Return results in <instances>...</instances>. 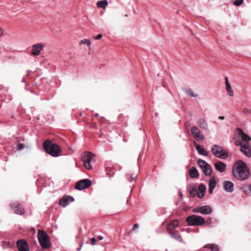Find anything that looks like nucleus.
I'll use <instances>...</instances> for the list:
<instances>
[{
  "instance_id": "36",
  "label": "nucleus",
  "mask_w": 251,
  "mask_h": 251,
  "mask_svg": "<svg viewBox=\"0 0 251 251\" xmlns=\"http://www.w3.org/2000/svg\"><path fill=\"white\" fill-rule=\"evenodd\" d=\"M91 243L92 245H95L96 244V240L95 238H92L91 239Z\"/></svg>"
},
{
  "instance_id": "39",
  "label": "nucleus",
  "mask_w": 251,
  "mask_h": 251,
  "mask_svg": "<svg viewBox=\"0 0 251 251\" xmlns=\"http://www.w3.org/2000/svg\"><path fill=\"white\" fill-rule=\"evenodd\" d=\"M206 224H207L208 225L211 224V223H212V219L211 218H208L207 220V221L206 222Z\"/></svg>"
},
{
  "instance_id": "35",
  "label": "nucleus",
  "mask_w": 251,
  "mask_h": 251,
  "mask_svg": "<svg viewBox=\"0 0 251 251\" xmlns=\"http://www.w3.org/2000/svg\"><path fill=\"white\" fill-rule=\"evenodd\" d=\"M243 112L244 114L251 113V110H250L246 108H244L243 109Z\"/></svg>"
},
{
  "instance_id": "2",
  "label": "nucleus",
  "mask_w": 251,
  "mask_h": 251,
  "mask_svg": "<svg viewBox=\"0 0 251 251\" xmlns=\"http://www.w3.org/2000/svg\"><path fill=\"white\" fill-rule=\"evenodd\" d=\"M43 146L46 152L52 156H58L61 153V151L60 147L50 140L45 141Z\"/></svg>"
},
{
  "instance_id": "43",
  "label": "nucleus",
  "mask_w": 251,
  "mask_h": 251,
  "mask_svg": "<svg viewBox=\"0 0 251 251\" xmlns=\"http://www.w3.org/2000/svg\"><path fill=\"white\" fill-rule=\"evenodd\" d=\"M98 239L99 240H102V239H103V237H102V236H99L98 237Z\"/></svg>"
},
{
  "instance_id": "14",
  "label": "nucleus",
  "mask_w": 251,
  "mask_h": 251,
  "mask_svg": "<svg viewBox=\"0 0 251 251\" xmlns=\"http://www.w3.org/2000/svg\"><path fill=\"white\" fill-rule=\"evenodd\" d=\"M11 208L14 210L15 213L20 215H23L25 214V209L19 204L12 203L11 204Z\"/></svg>"
},
{
  "instance_id": "28",
  "label": "nucleus",
  "mask_w": 251,
  "mask_h": 251,
  "mask_svg": "<svg viewBox=\"0 0 251 251\" xmlns=\"http://www.w3.org/2000/svg\"><path fill=\"white\" fill-rule=\"evenodd\" d=\"M217 184L216 180L214 177L210 178L208 186L211 188H215Z\"/></svg>"
},
{
  "instance_id": "16",
  "label": "nucleus",
  "mask_w": 251,
  "mask_h": 251,
  "mask_svg": "<svg viewBox=\"0 0 251 251\" xmlns=\"http://www.w3.org/2000/svg\"><path fill=\"white\" fill-rule=\"evenodd\" d=\"M74 199L71 196H64L59 201V204L63 207L67 205L69 202H72Z\"/></svg>"
},
{
  "instance_id": "24",
  "label": "nucleus",
  "mask_w": 251,
  "mask_h": 251,
  "mask_svg": "<svg viewBox=\"0 0 251 251\" xmlns=\"http://www.w3.org/2000/svg\"><path fill=\"white\" fill-rule=\"evenodd\" d=\"M205 248L209 249L211 251H219V247L216 244H207L204 246Z\"/></svg>"
},
{
  "instance_id": "33",
  "label": "nucleus",
  "mask_w": 251,
  "mask_h": 251,
  "mask_svg": "<svg viewBox=\"0 0 251 251\" xmlns=\"http://www.w3.org/2000/svg\"><path fill=\"white\" fill-rule=\"evenodd\" d=\"M235 145H236L237 146H240V147H241V145L244 144V143H243L239 139V140H236L235 141Z\"/></svg>"
},
{
  "instance_id": "23",
  "label": "nucleus",
  "mask_w": 251,
  "mask_h": 251,
  "mask_svg": "<svg viewBox=\"0 0 251 251\" xmlns=\"http://www.w3.org/2000/svg\"><path fill=\"white\" fill-rule=\"evenodd\" d=\"M241 189L245 194L251 195V184H245Z\"/></svg>"
},
{
  "instance_id": "5",
  "label": "nucleus",
  "mask_w": 251,
  "mask_h": 251,
  "mask_svg": "<svg viewBox=\"0 0 251 251\" xmlns=\"http://www.w3.org/2000/svg\"><path fill=\"white\" fill-rule=\"evenodd\" d=\"M186 222L189 226H201L205 223L203 217L196 215L188 216L186 219Z\"/></svg>"
},
{
  "instance_id": "27",
  "label": "nucleus",
  "mask_w": 251,
  "mask_h": 251,
  "mask_svg": "<svg viewBox=\"0 0 251 251\" xmlns=\"http://www.w3.org/2000/svg\"><path fill=\"white\" fill-rule=\"evenodd\" d=\"M198 124L202 128H203V129L207 128V125L205 121L202 119H199L198 121Z\"/></svg>"
},
{
  "instance_id": "10",
  "label": "nucleus",
  "mask_w": 251,
  "mask_h": 251,
  "mask_svg": "<svg viewBox=\"0 0 251 251\" xmlns=\"http://www.w3.org/2000/svg\"><path fill=\"white\" fill-rule=\"evenodd\" d=\"M92 181L89 179H83L77 181L75 185V188L79 190H82L90 187Z\"/></svg>"
},
{
  "instance_id": "40",
  "label": "nucleus",
  "mask_w": 251,
  "mask_h": 251,
  "mask_svg": "<svg viewBox=\"0 0 251 251\" xmlns=\"http://www.w3.org/2000/svg\"><path fill=\"white\" fill-rule=\"evenodd\" d=\"M214 189V188H211L210 187H209L208 192L210 194H212L213 193Z\"/></svg>"
},
{
  "instance_id": "22",
  "label": "nucleus",
  "mask_w": 251,
  "mask_h": 251,
  "mask_svg": "<svg viewBox=\"0 0 251 251\" xmlns=\"http://www.w3.org/2000/svg\"><path fill=\"white\" fill-rule=\"evenodd\" d=\"M189 175L192 178H198L199 173L198 170L194 167H192L189 170Z\"/></svg>"
},
{
  "instance_id": "45",
  "label": "nucleus",
  "mask_w": 251,
  "mask_h": 251,
  "mask_svg": "<svg viewBox=\"0 0 251 251\" xmlns=\"http://www.w3.org/2000/svg\"><path fill=\"white\" fill-rule=\"evenodd\" d=\"M95 117H99V114H95Z\"/></svg>"
},
{
  "instance_id": "19",
  "label": "nucleus",
  "mask_w": 251,
  "mask_h": 251,
  "mask_svg": "<svg viewBox=\"0 0 251 251\" xmlns=\"http://www.w3.org/2000/svg\"><path fill=\"white\" fill-rule=\"evenodd\" d=\"M234 184L230 181H225L224 182V189L228 192H232L233 191Z\"/></svg>"
},
{
  "instance_id": "31",
  "label": "nucleus",
  "mask_w": 251,
  "mask_h": 251,
  "mask_svg": "<svg viewBox=\"0 0 251 251\" xmlns=\"http://www.w3.org/2000/svg\"><path fill=\"white\" fill-rule=\"evenodd\" d=\"M183 89H184V92L186 94L191 95V94H193V93H194V92L191 89L185 88Z\"/></svg>"
},
{
  "instance_id": "17",
  "label": "nucleus",
  "mask_w": 251,
  "mask_h": 251,
  "mask_svg": "<svg viewBox=\"0 0 251 251\" xmlns=\"http://www.w3.org/2000/svg\"><path fill=\"white\" fill-rule=\"evenodd\" d=\"M215 169L221 173L225 172L226 169V164L221 162L217 161L214 164Z\"/></svg>"
},
{
  "instance_id": "26",
  "label": "nucleus",
  "mask_w": 251,
  "mask_h": 251,
  "mask_svg": "<svg viewBox=\"0 0 251 251\" xmlns=\"http://www.w3.org/2000/svg\"><path fill=\"white\" fill-rule=\"evenodd\" d=\"M108 5V2L106 0H102L99 1L97 2V6L98 7L103 8L105 9Z\"/></svg>"
},
{
  "instance_id": "9",
  "label": "nucleus",
  "mask_w": 251,
  "mask_h": 251,
  "mask_svg": "<svg viewBox=\"0 0 251 251\" xmlns=\"http://www.w3.org/2000/svg\"><path fill=\"white\" fill-rule=\"evenodd\" d=\"M45 47V44L39 42L33 45L30 50V54L33 56H39Z\"/></svg>"
},
{
  "instance_id": "20",
  "label": "nucleus",
  "mask_w": 251,
  "mask_h": 251,
  "mask_svg": "<svg viewBox=\"0 0 251 251\" xmlns=\"http://www.w3.org/2000/svg\"><path fill=\"white\" fill-rule=\"evenodd\" d=\"M238 135L241 136L242 140L245 142H248L251 140V138L240 128L238 129Z\"/></svg>"
},
{
  "instance_id": "11",
  "label": "nucleus",
  "mask_w": 251,
  "mask_h": 251,
  "mask_svg": "<svg viewBox=\"0 0 251 251\" xmlns=\"http://www.w3.org/2000/svg\"><path fill=\"white\" fill-rule=\"evenodd\" d=\"M212 211V208L209 205L199 206L193 209L194 213H200L205 215L211 214Z\"/></svg>"
},
{
  "instance_id": "29",
  "label": "nucleus",
  "mask_w": 251,
  "mask_h": 251,
  "mask_svg": "<svg viewBox=\"0 0 251 251\" xmlns=\"http://www.w3.org/2000/svg\"><path fill=\"white\" fill-rule=\"evenodd\" d=\"M188 190H189L190 197H194L196 195V188L193 186H190L189 187Z\"/></svg>"
},
{
  "instance_id": "32",
  "label": "nucleus",
  "mask_w": 251,
  "mask_h": 251,
  "mask_svg": "<svg viewBox=\"0 0 251 251\" xmlns=\"http://www.w3.org/2000/svg\"><path fill=\"white\" fill-rule=\"evenodd\" d=\"M243 2V0H235V1H234L233 4L236 6H239L241 5Z\"/></svg>"
},
{
  "instance_id": "12",
  "label": "nucleus",
  "mask_w": 251,
  "mask_h": 251,
  "mask_svg": "<svg viewBox=\"0 0 251 251\" xmlns=\"http://www.w3.org/2000/svg\"><path fill=\"white\" fill-rule=\"evenodd\" d=\"M17 246L19 251H29L28 245L24 240H18L17 242Z\"/></svg>"
},
{
  "instance_id": "7",
  "label": "nucleus",
  "mask_w": 251,
  "mask_h": 251,
  "mask_svg": "<svg viewBox=\"0 0 251 251\" xmlns=\"http://www.w3.org/2000/svg\"><path fill=\"white\" fill-rule=\"evenodd\" d=\"M198 164L202 170L203 174L206 176H211L212 172L210 165L202 159H199L197 161Z\"/></svg>"
},
{
  "instance_id": "34",
  "label": "nucleus",
  "mask_w": 251,
  "mask_h": 251,
  "mask_svg": "<svg viewBox=\"0 0 251 251\" xmlns=\"http://www.w3.org/2000/svg\"><path fill=\"white\" fill-rule=\"evenodd\" d=\"M24 147H25L24 144L20 143L18 144L17 150L19 151L22 150L23 149H24Z\"/></svg>"
},
{
  "instance_id": "41",
  "label": "nucleus",
  "mask_w": 251,
  "mask_h": 251,
  "mask_svg": "<svg viewBox=\"0 0 251 251\" xmlns=\"http://www.w3.org/2000/svg\"><path fill=\"white\" fill-rule=\"evenodd\" d=\"M135 177H133L131 175L130 176V178H129V181H133L135 179Z\"/></svg>"
},
{
  "instance_id": "4",
  "label": "nucleus",
  "mask_w": 251,
  "mask_h": 251,
  "mask_svg": "<svg viewBox=\"0 0 251 251\" xmlns=\"http://www.w3.org/2000/svg\"><path fill=\"white\" fill-rule=\"evenodd\" d=\"M37 238L40 245L43 249H49L50 248V238L46 232L44 230H39Z\"/></svg>"
},
{
  "instance_id": "47",
  "label": "nucleus",
  "mask_w": 251,
  "mask_h": 251,
  "mask_svg": "<svg viewBox=\"0 0 251 251\" xmlns=\"http://www.w3.org/2000/svg\"><path fill=\"white\" fill-rule=\"evenodd\" d=\"M192 96H195L196 95H191Z\"/></svg>"
},
{
  "instance_id": "38",
  "label": "nucleus",
  "mask_w": 251,
  "mask_h": 251,
  "mask_svg": "<svg viewBox=\"0 0 251 251\" xmlns=\"http://www.w3.org/2000/svg\"><path fill=\"white\" fill-rule=\"evenodd\" d=\"M139 227V226L137 224H135L134 225H133V228L132 229V230L133 231H134L136 229L138 228Z\"/></svg>"
},
{
  "instance_id": "42",
  "label": "nucleus",
  "mask_w": 251,
  "mask_h": 251,
  "mask_svg": "<svg viewBox=\"0 0 251 251\" xmlns=\"http://www.w3.org/2000/svg\"><path fill=\"white\" fill-rule=\"evenodd\" d=\"M3 34V29L0 27V37L2 36Z\"/></svg>"
},
{
  "instance_id": "3",
  "label": "nucleus",
  "mask_w": 251,
  "mask_h": 251,
  "mask_svg": "<svg viewBox=\"0 0 251 251\" xmlns=\"http://www.w3.org/2000/svg\"><path fill=\"white\" fill-rule=\"evenodd\" d=\"M179 226V222L177 220H174L170 223L167 226V231L171 237L179 242H182V239L178 231L175 230Z\"/></svg>"
},
{
  "instance_id": "18",
  "label": "nucleus",
  "mask_w": 251,
  "mask_h": 251,
  "mask_svg": "<svg viewBox=\"0 0 251 251\" xmlns=\"http://www.w3.org/2000/svg\"><path fill=\"white\" fill-rule=\"evenodd\" d=\"M194 145H195L198 152L200 154L206 156L208 155V152L207 151H206L203 148L201 147V145L198 144L195 141L194 142Z\"/></svg>"
},
{
  "instance_id": "25",
  "label": "nucleus",
  "mask_w": 251,
  "mask_h": 251,
  "mask_svg": "<svg viewBox=\"0 0 251 251\" xmlns=\"http://www.w3.org/2000/svg\"><path fill=\"white\" fill-rule=\"evenodd\" d=\"M225 80H226V89L227 92L229 94H233V90L232 89L231 86L230 84V83L228 81V77L227 76L225 77Z\"/></svg>"
},
{
  "instance_id": "37",
  "label": "nucleus",
  "mask_w": 251,
  "mask_h": 251,
  "mask_svg": "<svg viewBox=\"0 0 251 251\" xmlns=\"http://www.w3.org/2000/svg\"><path fill=\"white\" fill-rule=\"evenodd\" d=\"M102 37V34H99L97 36L95 37V39L99 40V39H101Z\"/></svg>"
},
{
  "instance_id": "15",
  "label": "nucleus",
  "mask_w": 251,
  "mask_h": 251,
  "mask_svg": "<svg viewBox=\"0 0 251 251\" xmlns=\"http://www.w3.org/2000/svg\"><path fill=\"white\" fill-rule=\"evenodd\" d=\"M191 132L194 137L196 140H199L200 139L202 140L203 139V136L201 134V132L196 126H194L192 127Z\"/></svg>"
},
{
  "instance_id": "6",
  "label": "nucleus",
  "mask_w": 251,
  "mask_h": 251,
  "mask_svg": "<svg viewBox=\"0 0 251 251\" xmlns=\"http://www.w3.org/2000/svg\"><path fill=\"white\" fill-rule=\"evenodd\" d=\"M212 153L217 157L222 159H225L228 157L227 152L223 148L218 145H214L211 148Z\"/></svg>"
},
{
  "instance_id": "44",
  "label": "nucleus",
  "mask_w": 251,
  "mask_h": 251,
  "mask_svg": "<svg viewBox=\"0 0 251 251\" xmlns=\"http://www.w3.org/2000/svg\"><path fill=\"white\" fill-rule=\"evenodd\" d=\"M219 119L220 120H224L225 117L224 116H219Z\"/></svg>"
},
{
  "instance_id": "13",
  "label": "nucleus",
  "mask_w": 251,
  "mask_h": 251,
  "mask_svg": "<svg viewBox=\"0 0 251 251\" xmlns=\"http://www.w3.org/2000/svg\"><path fill=\"white\" fill-rule=\"evenodd\" d=\"M240 151L246 156L249 157L251 155V150L249 142H245L240 148Z\"/></svg>"
},
{
  "instance_id": "1",
  "label": "nucleus",
  "mask_w": 251,
  "mask_h": 251,
  "mask_svg": "<svg viewBox=\"0 0 251 251\" xmlns=\"http://www.w3.org/2000/svg\"><path fill=\"white\" fill-rule=\"evenodd\" d=\"M232 174L236 179L243 181L249 177L250 172L246 164L242 160H238L232 167Z\"/></svg>"
},
{
  "instance_id": "46",
  "label": "nucleus",
  "mask_w": 251,
  "mask_h": 251,
  "mask_svg": "<svg viewBox=\"0 0 251 251\" xmlns=\"http://www.w3.org/2000/svg\"><path fill=\"white\" fill-rule=\"evenodd\" d=\"M38 251H44L43 250H39Z\"/></svg>"
},
{
  "instance_id": "8",
  "label": "nucleus",
  "mask_w": 251,
  "mask_h": 251,
  "mask_svg": "<svg viewBox=\"0 0 251 251\" xmlns=\"http://www.w3.org/2000/svg\"><path fill=\"white\" fill-rule=\"evenodd\" d=\"M94 156V154L89 151L84 153L82 156V161L83 163L84 167L87 169H92L91 162Z\"/></svg>"
},
{
  "instance_id": "30",
  "label": "nucleus",
  "mask_w": 251,
  "mask_h": 251,
  "mask_svg": "<svg viewBox=\"0 0 251 251\" xmlns=\"http://www.w3.org/2000/svg\"><path fill=\"white\" fill-rule=\"evenodd\" d=\"M82 44H86L87 46H88L89 48L90 47V46L91 45V42L88 39H83L81 40L79 42V45Z\"/></svg>"
},
{
  "instance_id": "21",
  "label": "nucleus",
  "mask_w": 251,
  "mask_h": 251,
  "mask_svg": "<svg viewBox=\"0 0 251 251\" xmlns=\"http://www.w3.org/2000/svg\"><path fill=\"white\" fill-rule=\"evenodd\" d=\"M206 190V187L203 184H201L199 186L198 188V192L197 193V196L199 198H202L204 195L205 191Z\"/></svg>"
}]
</instances>
